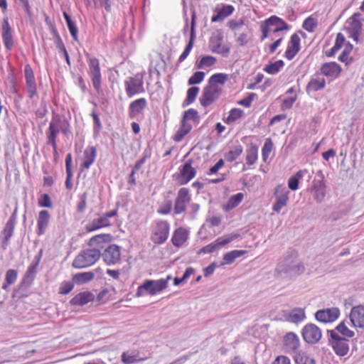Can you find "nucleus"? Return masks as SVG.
Returning <instances> with one entry per match:
<instances>
[{"label": "nucleus", "instance_id": "obj_1", "mask_svg": "<svg viewBox=\"0 0 364 364\" xmlns=\"http://www.w3.org/2000/svg\"><path fill=\"white\" fill-rule=\"evenodd\" d=\"M304 271L303 264L297 259V254L290 252L282 258L276 268V273L282 279L290 278L301 274Z\"/></svg>", "mask_w": 364, "mask_h": 364}, {"label": "nucleus", "instance_id": "obj_2", "mask_svg": "<svg viewBox=\"0 0 364 364\" xmlns=\"http://www.w3.org/2000/svg\"><path fill=\"white\" fill-rule=\"evenodd\" d=\"M101 257V252L97 248H90L81 251L73 262V267L82 269L92 266L97 262Z\"/></svg>", "mask_w": 364, "mask_h": 364}, {"label": "nucleus", "instance_id": "obj_3", "mask_svg": "<svg viewBox=\"0 0 364 364\" xmlns=\"http://www.w3.org/2000/svg\"><path fill=\"white\" fill-rule=\"evenodd\" d=\"M166 288L167 279H146L137 288L136 296L137 297L143 296L145 294L154 296L161 292Z\"/></svg>", "mask_w": 364, "mask_h": 364}, {"label": "nucleus", "instance_id": "obj_4", "mask_svg": "<svg viewBox=\"0 0 364 364\" xmlns=\"http://www.w3.org/2000/svg\"><path fill=\"white\" fill-rule=\"evenodd\" d=\"M89 66L88 74L91 78L94 89L97 93L102 91V75L98 59L87 55Z\"/></svg>", "mask_w": 364, "mask_h": 364}, {"label": "nucleus", "instance_id": "obj_5", "mask_svg": "<svg viewBox=\"0 0 364 364\" xmlns=\"http://www.w3.org/2000/svg\"><path fill=\"white\" fill-rule=\"evenodd\" d=\"M327 333L329 336V343L336 353L340 356L346 355L349 350L348 340L341 337L335 330H328Z\"/></svg>", "mask_w": 364, "mask_h": 364}, {"label": "nucleus", "instance_id": "obj_6", "mask_svg": "<svg viewBox=\"0 0 364 364\" xmlns=\"http://www.w3.org/2000/svg\"><path fill=\"white\" fill-rule=\"evenodd\" d=\"M363 16L360 13H355L345 23V29L349 34V37L355 42L359 40V36L362 29Z\"/></svg>", "mask_w": 364, "mask_h": 364}, {"label": "nucleus", "instance_id": "obj_7", "mask_svg": "<svg viewBox=\"0 0 364 364\" xmlns=\"http://www.w3.org/2000/svg\"><path fill=\"white\" fill-rule=\"evenodd\" d=\"M124 85L126 93L129 97L145 92L143 77L139 74L127 77L124 81Z\"/></svg>", "mask_w": 364, "mask_h": 364}, {"label": "nucleus", "instance_id": "obj_8", "mask_svg": "<svg viewBox=\"0 0 364 364\" xmlns=\"http://www.w3.org/2000/svg\"><path fill=\"white\" fill-rule=\"evenodd\" d=\"M221 90L220 87H214L212 85L208 84L203 88L202 95L200 97V105L204 107L210 105L219 97Z\"/></svg>", "mask_w": 364, "mask_h": 364}, {"label": "nucleus", "instance_id": "obj_9", "mask_svg": "<svg viewBox=\"0 0 364 364\" xmlns=\"http://www.w3.org/2000/svg\"><path fill=\"white\" fill-rule=\"evenodd\" d=\"M170 225L167 221L159 220L156 222V228L151 236V240L155 244H162L168 237Z\"/></svg>", "mask_w": 364, "mask_h": 364}, {"label": "nucleus", "instance_id": "obj_10", "mask_svg": "<svg viewBox=\"0 0 364 364\" xmlns=\"http://www.w3.org/2000/svg\"><path fill=\"white\" fill-rule=\"evenodd\" d=\"M192 160L189 159L180 167L179 173L176 178L179 184H187L196 176V170L192 166Z\"/></svg>", "mask_w": 364, "mask_h": 364}, {"label": "nucleus", "instance_id": "obj_11", "mask_svg": "<svg viewBox=\"0 0 364 364\" xmlns=\"http://www.w3.org/2000/svg\"><path fill=\"white\" fill-rule=\"evenodd\" d=\"M240 236L239 234H230L220 237L215 240V242L203 247L200 250L199 253L208 254L212 253L217 249L231 242Z\"/></svg>", "mask_w": 364, "mask_h": 364}, {"label": "nucleus", "instance_id": "obj_12", "mask_svg": "<svg viewBox=\"0 0 364 364\" xmlns=\"http://www.w3.org/2000/svg\"><path fill=\"white\" fill-rule=\"evenodd\" d=\"M63 120L58 115L54 116L49 123V127L46 132L47 143L55 147V141L58 134L61 132Z\"/></svg>", "mask_w": 364, "mask_h": 364}, {"label": "nucleus", "instance_id": "obj_13", "mask_svg": "<svg viewBox=\"0 0 364 364\" xmlns=\"http://www.w3.org/2000/svg\"><path fill=\"white\" fill-rule=\"evenodd\" d=\"M101 257L107 265L115 264L121 259V247L114 244L109 245L103 253H101Z\"/></svg>", "mask_w": 364, "mask_h": 364}, {"label": "nucleus", "instance_id": "obj_14", "mask_svg": "<svg viewBox=\"0 0 364 364\" xmlns=\"http://www.w3.org/2000/svg\"><path fill=\"white\" fill-rule=\"evenodd\" d=\"M223 36L222 33L213 36L210 39V48L213 53L228 57L230 52V46L223 45Z\"/></svg>", "mask_w": 364, "mask_h": 364}, {"label": "nucleus", "instance_id": "obj_15", "mask_svg": "<svg viewBox=\"0 0 364 364\" xmlns=\"http://www.w3.org/2000/svg\"><path fill=\"white\" fill-rule=\"evenodd\" d=\"M289 193V191L287 187L282 185L277 186L274 192L276 200L272 206V210L274 212L279 213L282 208L287 205Z\"/></svg>", "mask_w": 364, "mask_h": 364}, {"label": "nucleus", "instance_id": "obj_16", "mask_svg": "<svg viewBox=\"0 0 364 364\" xmlns=\"http://www.w3.org/2000/svg\"><path fill=\"white\" fill-rule=\"evenodd\" d=\"M321 336V329L314 323H308L302 329V336L308 343H316L320 341Z\"/></svg>", "mask_w": 364, "mask_h": 364}, {"label": "nucleus", "instance_id": "obj_17", "mask_svg": "<svg viewBox=\"0 0 364 364\" xmlns=\"http://www.w3.org/2000/svg\"><path fill=\"white\" fill-rule=\"evenodd\" d=\"M340 316V310L337 307L318 310L315 314L316 319L322 323L335 321Z\"/></svg>", "mask_w": 364, "mask_h": 364}, {"label": "nucleus", "instance_id": "obj_18", "mask_svg": "<svg viewBox=\"0 0 364 364\" xmlns=\"http://www.w3.org/2000/svg\"><path fill=\"white\" fill-rule=\"evenodd\" d=\"M191 198L188 188H181L178 192L174 205V213L181 214L186 210V204L189 203Z\"/></svg>", "mask_w": 364, "mask_h": 364}, {"label": "nucleus", "instance_id": "obj_19", "mask_svg": "<svg viewBox=\"0 0 364 364\" xmlns=\"http://www.w3.org/2000/svg\"><path fill=\"white\" fill-rule=\"evenodd\" d=\"M1 36L5 48L11 50L14 46V39L12 36V28L10 26L8 17L3 19L1 25Z\"/></svg>", "mask_w": 364, "mask_h": 364}, {"label": "nucleus", "instance_id": "obj_20", "mask_svg": "<svg viewBox=\"0 0 364 364\" xmlns=\"http://www.w3.org/2000/svg\"><path fill=\"white\" fill-rule=\"evenodd\" d=\"M24 73L28 96L32 99L37 94V87L33 70L29 65L25 66Z\"/></svg>", "mask_w": 364, "mask_h": 364}, {"label": "nucleus", "instance_id": "obj_21", "mask_svg": "<svg viewBox=\"0 0 364 364\" xmlns=\"http://www.w3.org/2000/svg\"><path fill=\"white\" fill-rule=\"evenodd\" d=\"M349 317L353 327L364 328V306L358 305L353 307Z\"/></svg>", "mask_w": 364, "mask_h": 364}, {"label": "nucleus", "instance_id": "obj_22", "mask_svg": "<svg viewBox=\"0 0 364 364\" xmlns=\"http://www.w3.org/2000/svg\"><path fill=\"white\" fill-rule=\"evenodd\" d=\"M147 106V100L144 97L132 101L128 107L129 117L132 119H135L143 112Z\"/></svg>", "mask_w": 364, "mask_h": 364}, {"label": "nucleus", "instance_id": "obj_23", "mask_svg": "<svg viewBox=\"0 0 364 364\" xmlns=\"http://www.w3.org/2000/svg\"><path fill=\"white\" fill-rule=\"evenodd\" d=\"M326 80L320 73H316L311 76L310 80L306 87V92L308 94L317 92L324 89Z\"/></svg>", "mask_w": 364, "mask_h": 364}, {"label": "nucleus", "instance_id": "obj_24", "mask_svg": "<svg viewBox=\"0 0 364 364\" xmlns=\"http://www.w3.org/2000/svg\"><path fill=\"white\" fill-rule=\"evenodd\" d=\"M196 13L195 11L192 12L191 15V35H190V40L188 43L187 44L186 48L184 49L183 52L181 53L178 58V62L182 63L190 54L193 46V41L196 38V31H195V25H196Z\"/></svg>", "mask_w": 364, "mask_h": 364}, {"label": "nucleus", "instance_id": "obj_25", "mask_svg": "<svg viewBox=\"0 0 364 364\" xmlns=\"http://www.w3.org/2000/svg\"><path fill=\"white\" fill-rule=\"evenodd\" d=\"M284 346L289 353H294L299 350L300 341L299 337L292 332H289L284 337Z\"/></svg>", "mask_w": 364, "mask_h": 364}, {"label": "nucleus", "instance_id": "obj_26", "mask_svg": "<svg viewBox=\"0 0 364 364\" xmlns=\"http://www.w3.org/2000/svg\"><path fill=\"white\" fill-rule=\"evenodd\" d=\"M300 38L296 33L291 35L284 56L291 60L300 50Z\"/></svg>", "mask_w": 364, "mask_h": 364}, {"label": "nucleus", "instance_id": "obj_27", "mask_svg": "<svg viewBox=\"0 0 364 364\" xmlns=\"http://www.w3.org/2000/svg\"><path fill=\"white\" fill-rule=\"evenodd\" d=\"M321 75L336 78L339 76L342 69L341 67L336 62L326 63L321 67Z\"/></svg>", "mask_w": 364, "mask_h": 364}, {"label": "nucleus", "instance_id": "obj_28", "mask_svg": "<svg viewBox=\"0 0 364 364\" xmlns=\"http://www.w3.org/2000/svg\"><path fill=\"white\" fill-rule=\"evenodd\" d=\"M112 238L110 234H100L91 237L88 242V245L92 249L97 248L100 251V249L104 248V245L109 242Z\"/></svg>", "mask_w": 364, "mask_h": 364}, {"label": "nucleus", "instance_id": "obj_29", "mask_svg": "<svg viewBox=\"0 0 364 364\" xmlns=\"http://www.w3.org/2000/svg\"><path fill=\"white\" fill-rule=\"evenodd\" d=\"M110 225V221L107 220L105 217H103V215H101L98 218H94L91 222L86 224L85 230L87 232H91L102 228L109 227Z\"/></svg>", "mask_w": 364, "mask_h": 364}, {"label": "nucleus", "instance_id": "obj_30", "mask_svg": "<svg viewBox=\"0 0 364 364\" xmlns=\"http://www.w3.org/2000/svg\"><path fill=\"white\" fill-rule=\"evenodd\" d=\"M264 23L270 28L272 26H275V28L272 29L273 33H277L283 30H288L290 28L289 24L277 16H272L265 21Z\"/></svg>", "mask_w": 364, "mask_h": 364}, {"label": "nucleus", "instance_id": "obj_31", "mask_svg": "<svg viewBox=\"0 0 364 364\" xmlns=\"http://www.w3.org/2000/svg\"><path fill=\"white\" fill-rule=\"evenodd\" d=\"M312 191L314 199L321 203L326 196V185L323 181L314 180L313 181Z\"/></svg>", "mask_w": 364, "mask_h": 364}, {"label": "nucleus", "instance_id": "obj_32", "mask_svg": "<svg viewBox=\"0 0 364 364\" xmlns=\"http://www.w3.org/2000/svg\"><path fill=\"white\" fill-rule=\"evenodd\" d=\"M49 212L46 210H43L39 212L37 225H38V235H43L46 232V229L48 225L50 220Z\"/></svg>", "mask_w": 364, "mask_h": 364}, {"label": "nucleus", "instance_id": "obj_33", "mask_svg": "<svg viewBox=\"0 0 364 364\" xmlns=\"http://www.w3.org/2000/svg\"><path fill=\"white\" fill-rule=\"evenodd\" d=\"M188 232L183 228H177L173 234L171 242L175 247L182 246L188 239Z\"/></svg>", "mask_w": 364, "mask_h": 364}, {"label": "nucleus", "instance_id": "obj_34", "mask_svg": "<svg viewBox=\"0 0 364 364\" xmlns=\"http://www.w3.org/2000/svg\"><path fill=\"white\" fill-rule=\"evenodd\" d=\"M94 299V295L89 291H83L75 295L70 301L71 305L83 306Z\"/></svg>", "mask_w": 364, "mask_h": 364}, {"label": "nucleus", "instance_id": "obj_35", "mask_svg": "<svg viewBox=\"0 0 364 364\" xmlns=\"http://www.w3.org/2000/svg\"><path fill=\"white\" fill-rule=\"evenodd\" d=\"M97 156V149L95 146H88L84 151V161L82 167L88 170L95 162Z\"/></svg>", "mask_w": 364, "mask_h": 364}, {"label": "nucleus", "instance_id": "obj_36", "mask_svg": "<svg viewBox=\"0 0 364 364\" xmlns=\"http://www.w3.org/2000/svg\"><path fill=\"white\" fill-rule=\"evenodd\" d=\"M15 213H16V211H14L13 215H14ZM13 217H14V215H12L9 218V220L7 221V223L5 225V228L2 232V234L4 235V237L2 246H3V248H4V249H6V247L8 245L9 240L11 237L14 230L15 220L13 218Z\"/></svg>", "mask_w": 364, "mask_h": 364}, {"label": "nucleus", "instance_id": "obj_37", "mask_svg": "<svg viewBox=\"0 0 364 364\" xmlns=\"http://www.w3.org/2000/svg\"><path fill=\"white\" fill-rule=\"evenodd\" d=\"M306 318V315L304 310L301 308H296L292 309L288 316V321L294 323H298L303 321Z\"/></svg>", "mask_w": 364, "mask_h": 364}, {"label": "nucleus", "instance_id": "obj_38", "mask_svg": "<svg viewBox=\"0 0 364 364\" xmlns=\"http://www.w3.org/2000/svg\"><path fill=\"white\" fill-rule=\"evenodd\" d=\"M247 252L245 250H232L225 253L223 255V262L221 265L230 264L235 262V260L244 255Z\"/></svg>", "mask_w": 364, "mask_h": 364}, {"label": "nucleus", "instance_id": "obj_39", "mask_svg": "<svg viewBox=\"0 0 364 364\" xmlns=\"http://www.w3.org/2000/svg\"><path fill=\"white\" fill-rule=\"evenodd\" d=\"M94 274L92 272H85L75 274L73 277V281L77 285L85 284L94 279Z\"/></svg>", "mask_w": 364, "mask_h": 364}, {"label": "nucleus", "instance_id": "obj_40", "mask_svg": "<svg viewBox=\"0 0 364 364\" xmlns=\"http://www.w3.org/2000/svg\"><path fill=\"white\" fill-rule=\"evenodd\" d=\"M192 129V124L188 123V122H183L181 127L176 132L173 136V139L176 142L181 141L184 136L188 134Z\"/></svg>", "mask_w": 364, "mask_h": 364}, {"label": "nucleus", "instance_id": "obj_41", "mask_svg": "<svg viewBox=\"0 0 364 364\" xmlns=\"http://www.w3.org/2000/svg\"><path fill=\"white\" fill-rule=\"evenodd\" d=\"M346 38L341 33H338L336 36L335 43L331 50L326 53L328 57H333L341 48Z\"/></svg>", "mask_w": 364, "mask_h": 364}, {"label": "nucleus", "instance_id": "obj_42", "mask_svg": "<svg viewBox=\"0 0 364 364\" xmlns=\"http://www.w3.org/2000/svg\"><path fill=\"white\" fill-rule=\"evenodd\" d=\"M284 65V63L282 60H277L274 63H270L265 65L263 70L268 74L275 75L279 72L281 68Z\"/></svg>", "mask_w": 364, "mask_h": 364}, {"label": "nucleus", "instance_id": "obj_43", "mask_svg": "<svg viewBox=\"0 0 364 364\" xmlns=\"http://www.w3.org/2000/svg\"><path fill=\"white\" fill-rule=\"evenodd\" d=\"M228 79V75L225 73H216L213 75L208 80V84L214 87H220L223 85Z\"/></svg>", "mask_w": 364, "mask_h": 364}, {"label": "nucleus", "instance_id": "obj_44", "mask_svg": "<svg viewBox=\"0 0 364 364\" xmlns=\"http://www.w3.org/2000/svg\"><path fill=\"white\" fill-rule=\"evenodd\" d=\"M294 354V358L296 364H315L314 360L310 358L306 353L304 351L298 350Z\"/></svg>", "mask_w": 364, "mask_h": 364}, {"label": "nucleus", "instance_id": "obj_45", "mask_svg": "<svg viewBox=\"0 0 364 364\" xmlns=\"http://www.w3.org/2000/svg\"><path fill=\"white\" fill-rule=\"evenodd\" d=\"M307 173V170H300L296 174L289 178L288 181V186L292 191H296L299 188V183L304 173Z\"/></svg>", "mask_w": 364, "mask_h": 364}, {"label": "nucleus", "instance_id": "obj_46", "mask_svg": "<svg viewBox=\"0 0 364 364\" xmlns=\"http://www.w3.org/2000/svg\"><path fill=\"white\" fill-rule=\"evenodd\" d=\"M242 151V146L241 145H237L225 154V158L226 161L232 162L241 155Z\"/></svg>", "mask_w": 364, "mask_h": 364}, {"label": "nucleus", "instance_id": "obj_47", "mask_svg": "<svg viewBox=\"0 0 364 364\" xmlns=\"http://www.w3.org/2000/svg\"><path fill=\"white\" fill-rule=\"evenodd\" d=\"M258 148L255 145H251L247 149L246 162L248 165L254 164L257 160Z\"/></svg>", "mask_w": 364, "mask_h": 364}, {"label": "nucleus", "instance_id": "obj_48", "mask_svg": "<svg viewBox=\"0 0 364 364\" xmlns=\"http://www.w3.org/2000/svg\"><path fill=\"white\" fill-rule=\"evenodd\" d=\"M198 92L199 87H198L194 86L190 87L187 91V97L183 102V107H186L192 104L195 101Z\"/></svg>", "mask_w": 364, "mask_h": 364}, {"label": "nucleus", "instance_id": "obj_49", "mask_svg": "<svg viewBox=\"0 0 364 364\" xmlns=\"http://www.w3.org/2000/svg\"><path fill=\"white\" fill-rule=\"evenodd\" d=\"M17 274L16 270L9 269L6 273L5 282L2 285V289H6L9 285L13 284L16 281Z\"/></svg>", "mask_w": 364, "mask_h": 364}, {"label": "nucleus", "instance_id": "obj_50", "mask_svg": "<svg viewBox=\"0 0 364 364\" xmlns=\"http://www.w3.org/2000/svg\"><path fill=\"white\" fill-rule=\"evenodd\" d=\"M243 196L242 193L232 196L225 205L226 210H231L237 207L242 202Z\"/></svg>", "mask_w": 364, "mask_h": 364}, {"label": "nucleus", "instance_id": "obj_51", "mask_svg": "<svg viewBox=\"0 0 364 364\" xmlns=\"http://www.w3.org/2000/svg\"><path fill=\"white\" fill-rule=\"evenodd\" d=\"M217 60L215 57L211 55L203 56L197 65V68L203 69L206 67H210L216 63Z\"/></svg>", "mask_w": 364, "mask_h": 364}, {"label": "nucleus", "instance_id": "obj_52", "mask_svg": "<svg viewBox=\"0 0 364 364\" xmlns=\"http://www.w3.org/2000/svg\"><path fill=\"white\" fill-rule=\"evenodd\" d=\"M335 331L340 333L342 336L346 338H350L354 336L355 333L353 331L350 330L346 325L345 321L341 322L336 328Z\"/></svg>", "mask_w": 364, "mask_h": 364}, {"label": "nucleus", "instance_id": "obj_53", "mask_svg": "<svg viewBox=\"0 0 364 364\" xmlns=\"http://www.w3.org/2000/svg\"><path fill=\"white\" fill-rule=\"evenodd\" d=\"M273 148V143L271 139L268 138L265 140L264 146L262 149V160L266 162L272 152Z\"/></svg>", "mask_w": 364, "mask_h": 364}, {"label": "nucleus", "instance_id": "obj_54", "mask_svg": "<svg viewBox=\"0 0 364 364\" xmlns=\"http://www.w3.org/2000/svg\"><path fill=\"white\" fill-rule=\"evenodd\" d=\"M244 112L238 108H233L230 111L229 115L227 117L226 122L230 124L234 122L242 117Z\"/></svg>", "mask_w": 364, "mask_h": 364}, {"label": "nucleus", "instance_id": "obj_55", "mask_svg": "<svg viewBox=\"0 0 364 364\" xmlns=\"http://www.w3.org/2000/svg\"><path fill=\"white\" fill-rule=\"evenodd\" d=\"M199 119L198 112L194 109H189L184 112L183 122L192 120L193 122L198 121Z\"/></svg>", "mask_w": 364, "mask_h": 364}, {"label": "nucleus", "instance_id": "obj_56", "mask_svg": "<svg viewBox=\"0 0 364 364\" xmlns=\"http://www.w3.org/2000/svg\"><path fill=\"white\" fill-rule=\"evenodd\" d=\"M144 360V358H137L136 355H129L124 352L122 355V361L125 364H132L138 361Z\"/></svg>", "mask_w": 364, "mask_h": 364}, {"label": "nucleus", "instance_id": "obj_57", "mask_svg": "<svg viewBox=\"0 0 364 364\" xmlns=\"http://www.w3.org/2000/svg\"><path fill=\"white\" fill-rule=\"evenodd\" d=\"M205 77V73L202 71L196 72L189 79H188V85H196L200 83Z\"/></svg>", "mask_w": 364, "mask_h": 364}, {"label": "nucleus", "instance_id": "obj_58", "mask_svg": "<svg viewBox=\"0 0 364 364\" xmlns=\"http://www.w3.org/2000/svg\"><path fill=\"white\" fill-rule=\"evenodd\" d=\"M55 44L56 46V48H58L59 53L64 56L68 65H70V57H69L68 53L65 48V46L63 42V40L55 43Z\"/></svg>", "mask_w": 364, "mask_h": 364}, {"label": "nucleus", "instance_id": "obj_59", "mask_svg": "<svg viewBox=\"0 0 364 364\" xmlns=\"http://www.w3.org/2000/svg\"><path fill=\"white\" fill-rule=\"evenodd\" d=\"M74 287V282H71L69 281H64L61 283L59 293L61 294H68L70 293Z\"/></svg>", "mask_w": 364, "mask_h": 364}, {"label": "nucleus", "instance_id": "obj_60", "mask_svg": "<svg viewBox=\"0 0 364 364\" xmlns=\"http://www.w3.org/2000/svg\"><path fill=\"white\" fill-rule=\"evenodd\" d=\"M235 10V8L232 5L226 4L223 5L221 9H218L217 11L221 14L222 18L224 19L228 16H230Z\"/></svg>", "mask_w": 364, "mask_h": 364}, {"label": "nucleus", "instance_id": "obj_61", "mask_svg": "<svg viewBox=\"0 0 364 364\" xmlns=\"http://www.w3.org/2000/svg\"><path fill=\"white\" fill-rule=\"evenodd\" d=\"M316 27V22L311 17L307 18L303 23V28L309 32H313Z\"/></svg>", "mask_w": 364, "mask_h": 364}, {"label": "nucleus", "instance_id": "obj_62", "mask_svg": "<svg viewBox=\"0 0 364 364\" xmlns=\"http://www.w3.org/2000/svg\"><path fill=\"white\" fill-rule=\"evenodd\" d=\"M228 25L232 31H235V33H236L237 31L241 30L242 28L243 27L244 21L242 19H240L239 21L231 20L229 21Z\"/></svg>", "mask_w": 364, "mask_h": 364}, {"label": "nucleus", "instance_id": "obj_63", "mask_svg": "<svg viewBox=\"0 0 364 364\" xmlns=\"http://www.w3.org/2000/svg\"><path fill=\"white\" fill-rule=\"evenodd\" d=\"M67 26L68 30L73 37V38L75 41H78V29L74 21L70 22L67 23Z\"/></svg>", "mask_w": 364, "mask_h": 364}, {"label": "nucleus", "instance_id": "obj_64", "mask_svg": "<svg viewBox=\"0 0 364 364\" xmlns=\"http://www.w3.org/2000/svg\"><path fill=\"white\" fill-rule=\"evenodd\" d=\"M256 96L255 93H250L249 95L244 99L240 100L238 104L242 105L245 107H250L252 105V101L254 100Z\"/></svg>", "mask_w": 364, "mask_h": 364}]
</instances>
